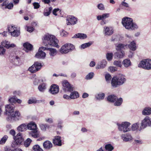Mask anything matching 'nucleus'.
<instances>
[{"mask_svg":"<svg viewBox=\"0 0 151 151\" xmlns=\"http://www.w3.org/2000/svg\"><path fill=\"white\" fill-rule=\"evenodd\" d=\"M116 96L114 95H111L109 96L107 98V100L111 102H113L116 101L117 99Z\"/></svg>","mask_w":151,"mask_h":151,"instance_id":"4c0bfd02","label":"nucleus"},{"mask_svg":"<svg viewBox=\"0 0 151 151\" xmlns=\"http://www.w3.org/2000/svg\"><path fill=\"white\" fill-rule=\"evenodd\" d=\"M62 85L63 90L65 92H70L73 90V87L67 81H64Z\"/></svg>","mask_w":151,"mask_h":151,"instance_id":"9b49d317","label":"nucleus"},{"mask_svg":"<svg viewBox=\"0 0 151 151\" xmlns=\"http://www.w3.org/2000/svg\"><path fill=\"white\" fill-rule=\"evenodd\" d=\"M14 106L12 104L6 105L5 106L6 114L10 113V114L14 112Z\"/></svg>","mask_w":151,"mask_h":151,"instance_id":"a211bd4d","label":"nucleus"},{"mask_svg":"<svg viewBox=\"0 0 151 151\" xmlns=\"http://www.w3.org/2000/svg\"><path fill=\"white\" fill-rule=\"evenodd\" d=\"M122 48L124 49L127 48V44L125 45L124 44H119L116 46V49L117 51H119Z\"/></svg>","mask_w":151,"mask_h":151,"instance_id":"72a5a7b5","label":"nucleus"},{"mask_svg":"<svg viewBox=\"0 0 151 151\" xmlns=\"http://www.w3.org/2000/svg\"><path fill=\"white\" fill-rule=\"evenodd\" d=\"M114 65L119 67H122V66L121 62L120 60H115L114 62Z\"/></svg>","mask_w":151,"mask_h":151,"instance_id":"09e8293b","label":"nucleus"},{"mask_svg":"<svg viewBox=\"0 0 151 151\" xmlns=\"http://www.w3.org/2000/svg\"><path fill=\"white\" fill-rule=\"evenodd\" d=\"M41 101L37 100L35 98H32L29 99L28 101V103L29 104H36L37 103H39Z\"/></svg>","mask_w":151,"mask_h":151,"instance_id":"58836bf2","label":"nucleus"},{"mask_svg":"<svg viewBox=\"0 0 151 151\" xmlns=\"http://www.w3.org/2000/svg\"><path fill=\"white\" fill-rule=\"evenodd\" d=\"M27 31L30 32H31L34 30V29L31 26H27Z\"/></svg>","mask_w":151,"mask_h":151,"instance_id":"bf43d9fd","label":"nucleus"},{"mask_svg":"<svg viewBox=\"0 0 151 151\" xmlns=\"http://www.w3.org/2000/svg\"><path fill=\"white\" fill-rule=\"evenodd\" d=\"M148 126H151V119L149 117L147 116L142 120L139 131H140L142 129H144Z\"/></svg>","mask_w":151,"mask_h":151,"instance_id":"1a4fd4ad","label":"nucleus"},{"mask_svg":"<svg viewBox=\"0 0 151 151\" xmlns=\"http://www.w3.org/2000/svg\"><path fill=\"white\" fill-rule=\"evenodd\" d=\"M14 139L15 140L14 143H16L17 145H20L24 140L20 133H19L16 136H14Z\"/></svg>","mask_w":151,"mask_h":151,"instance_id":"4468645a","label":"nucleus"},{"mask_svg":"<svg viewBox=\"0 0 151 151\" xmlns=\"http://www.w3.org/2000/svg\"><path fill=\"white\" fill-rule=\"evenodd\" d=\"M126 81V78L123 75H119L118 76L114 77L112 78L111 84L113 87H116L118 86L123 84Z\"/></svg>","mask_w":151,"mask_h":151,"instance_id":"20e7f679","label":"nucleus"},{"mask_svg":"<svg viewBox=\"0 0 151 151\" xmlns=\"http://www.w3.org/2000/svg\"><path fill=\"white\" fill-rule=\"evenodd\" d=\"M119 130L120 131H123L125 132L130 130L129 127L130 124L127 122H123L121 124H117Z\"/></svg>","mask_w":151,"mask_h":151,"instance_id":"6e6552de","label":"nucleus"},{"mask_svg":"<svg viewBox=\"0 0 151 151\" xmlns=\"http://www.w3.org/2000/svg\"><path fill=\"white\" fill-rule=\"evenodd\" d=\"M41 65L40 63L36 62L28 69V70L31 73L36 72L41 68Z\"/></svg>","mask_w":151,"mask_h":151,"instance_id":"9d476101","label":"nucleus"},{"mask_svg":"<svg viewBox=\"0 0 151 151\" xmlns=\"http://www.w3.org/2000/svg\"><path fill=\"white\" fill-rule=\"evenodd\" d=\"M142 114L143 115H149L151 114V108L146 107L142 111Z\"/></svg>","mask_w":151,"mask_h":151,"instance_id":"7c9ffc66","label":"nucleus"},{"mask_svg":"<svg viewBox=\"0 0 151 151\" xmlns=\"http://www.w3.org/2000/svg\"><path fill=\"white\" fill-rule=\"evenodd\" d=\"M11 118L15 120H19L21 118V114L18 111L12 112L11 114Z\"/></svg>","mask_w":151,"mask_h":151,"instance_id":"dca6fc26","label":"nucleus"},{"mask_svg":"<svg viewBox=\"0 0 151 151\" xmlns=\"http://www.w3.org/2000/svg\"><path fill=\"white\" fill-rule=\"evenodd\" d=\"M113 53H108L106 55L107 59L108 61H111L112 60L113 58Z\"/></svg>","mask_w":151,"mask_h":151,"instance_id":"8fccbe9b","label":"nucleus"},{"mask_svg":"<svg viewBox=\"0 0 151 151\" xmlns=\"http://www.w3.org/2000/svg\"><path fill=\"white\" fill-rule=\"evenodd\" d=\"M63 97L66 99H70V96H69L66 94H64L63 96Z\"/></svg>","mask_w":151,"mask_h":151,"instance_id":"338daca9","label":"nucleus"},{"mask_svg":"<svg viewBox=\"0 0 151 151\" xmlns=\"http://www.w3.org/2000/svg\"><path fill=\"white\" fill-rule=\"evenodd\" d=\"M13 6L12 3H10L9 4H8L6 2H4L1 5L2 8L3 9L7 8L9 9H11L13 8Z\"/></svg>","mask_w":151,"mask_h":151,"instance_id":"4be33fe9","label":"nucleus"},{"mask_svg":"<svg viewBox=\"0 0 151 151\" xmlns=\"http://www.w3.org/2000/svg\"><path fill=\"white\" fill-rule=\"evenodd\" d=\"M94 73H91L87 75L86 78L87 79H90L92 78L94 76Z\"/></svg>","mask_w":151,"mask_h":151,"instance_id":"13d9d810","label":"nucleus"},{"mask_svg":"<svg viewBox=\"0 0 151 151\" xmlns=\"http://www.w3.org/2000/svg\"><path fill=\"white\" fill-rule=\"evenodd\" d=\"M103 32L105 35H110L113 33V30L112 27L105 26L104 27Z\"/></svg>","mask_w":151,"mask_h":151,"instance_id":"f3484780","label":"nucleus"},{"mask_svg":"<svg viewBox=\"0 0 151 151\" xmlns=\"http://www.w3.org/2000/svg\"><path fill=\"white\" fill-rule=\"evenodd\" d=\"M53 143L55 145L58 146H61L62 141L61 137L59 136H55L54 139H53Z\"/></svg>","mask_w":151,"mask_h":151,"instance_id":"aec40b11","label":"nucleus"},{"mask_svg":"<svg viewBox=\"0 0 151 151\" xmlns=\"http://www.w3.org/2000/svg\"><path fill=\"white\" fill-rule=\"evenodd\" d=\"M122 24L123 26L129 30H134L137 29L138 26L133 22V19L128 17H125L122 19Z\"/></svg>","mask_w":151,"mask_h":151,"instance_id":"f03ea898","label":"nucleus"},{"mask_svg":"<svg viewBox=\"0 0 151 151\" xmlns=\"http://www.w3.org/2000/svg\"><path fill=\"white\" fill-rule=\"evenodd\" d=\"M33 6L34 8L35 9H37L39 8L40 7V5L37 3H34L33 4Z\"/></svg>","mask_w":151,"mask_h":151,"instance_id":"e2e57ef3","label":"nucleus"},{"mask_svg":"<svg viewBox=\"0 0 151 151\" xmlns=\"http://www.w3.org/2000/svg\"><path fill=\"white\" fill-rule=\"evenodd\" d=\"M43 41L45 45H49L57 48L59 47L58 44V40L53 35L48 34L45 35Z\"/></svg>","mask_w":151,"mask_h":151,"instance_id":"f257e3e1","label":"nucleus"},{"mask_svg":"<svg viewBox=\"0 0 151 151\" xmlns=\"http://www.w3.org/2000/svg\"><path fill=\"white\" fill-rule=\"evenodd\" d=\"M1 45L3 46L8 49L11 47H14L16 46L15 44H10L9 42L6 40L2 42Z\"/></svg>","mask_w":151,"mask_h":151,"instance_id":"412c9836","label":"nucleus"},{"mask_svg":"<svg viewBox=\"0 0 151 151\" xmlns=\"http://www.w3.org/2000/svg\"><path fill=\"white\" fill-rule=\"evenodd\" d=\"M87 37V35L85 34L79 33L75 34L72 37L73 38H79L81 39H84Z\"/></svg>","mask_w":151,"mask_h":151,"instance_id":"393cba45","label":"nucleus"},{"mask_svg":"<svg viewBox=\"0 0 151 151\" xmlns=\"http://www.w3.org/2000/svg\"><path fill=\"white\" fill-rule=\"evenodd\" d=\"M60 35L61 36L66 37L68 35V33L64 30L62 29L60 31Z\"/></svg>","mask_w":151,"mask_h":151,"instance_id":"5fc2aeb1","label":"nucleus"},{"mask_svg":"<svg viewBox=\"0 0 151 151\" xmlns=\"http://www.w3.org/2000/svg\"><path fill=\"white\" fill-rule=\"evenodd\" d=\"M124 53L123 51L116 52L115 53V56L116 58H122L124 57Z\"/></svg>","mask_w":151,"mask_h":151,"instance_id":"79ce46f5","label":"nucleus"},{"mask_svg":"<svg viewBox=\"0 0 151 151\" xmlns=\"http://www.w3.org/2000/svg\"><path fill=\"white\" fill-rule=\"evenodd\" d=\"M92 43L91 42L85 43L81 45L79 47V48L81 49H84L90 47L92 45Z\"/></svg>","mask_w":151,"mask_h":151,"instance_id":"ea45409f","label":"nucleus"},{"mask_svg":"<svg viewBox=\"0 0 151 151\" xmlns=\"http://www.w3.org/2000/svg\"><path fill=\"white\" fill-rule=\"evenodd\" d=\"M122 63L126 68H127L130 66L131 65V62L129 59H126L124 60L123 61Z\"/></svg>","mask_w":151,"mask_h":151,"instance_id":"2f4dec72","label":"nucleus"},{"mask_svg":"<svg viewBox=\"0 0 151 151\" xmlns=\"http://www.w3.org/2000/svg\"><path fill=\"white\" fill-rule=\"evenodd\" d=\"M40 127L41 128V129L43 131H45L46 129L48 127V125L46 124H41L40 125Z\"/></svg>","mask_w":151,"mask_h":151,"instance_id":"3c124183","label":"nucleus"},{"mask_svg":"<svg viewBox=\"0 0 151 151\" xmlns=\"http://www.w3.org/2000/svg\"><path fill=\"white\" fill-rule=\"evenodd\" d=\"M6 50L0 45V55L2 56L5 54Z\"/></svg>","mask_w":151,"mask_h":151,"instance_id":"603ef678","label":"nucleus"},{"mask_svg":"<svg viewBox=\"0 0 151 151\" xmlns=\"http://www.w3.org/2000/svg\"><path fill=\"white\" fill-rule=\"evenodd\" d=\"M109 69L111 72H113L117 71V69L116 67L111 66L109 68Z\"/></svg>","mask_w":151,"mask_h":151,"instance_id":"6e6d98bb","label":"nucleus"},{"mask_svg":"<svg viewBox=\"0 0 151 151\" xmlns=\"http://www.w3.org/2000/svg\"><path fill=\"white\" fill-rule=\"evenodd\" d=\"M138 66L146 70L151 69V60L149 59L143 60L139 63Z\"/></svg>","mask_w":151,"mask_h":151,"instance_id":"423d86ee","label":"nucleus"},{"mask_svg":"<svg viewBox=\"0 0 151 151\" xmlns=\"http://www.w3.org/2000/svg\"><path fill=\"white\" fill-rule=\"evenodd\" d=\"M105 97V94L103 93H100L95 95V98L96 99L99 100H103Z\"/></svg>","mask_w":151,"mask_h":151,"instance_id":"c9c22d12","label":"nucleus"},{"mask_svg":"<svg viewBox=\"0 0 151 151\" xmlns=\"http://www.w3.org/2000/svg\"><path fill=\"white\" fill-rule=\"evenodd\" d=\"M46 48L47 50L49 51V54L50 56H54L56 54L57 51L55 49L52 48H48L47 47H46Z\"/></svg>","mask_w":151,"mask_h":151,"instance_id":"c756f323","label":"nucleus"},{"mask_svg":"<svg viewBox=\"0 0 151 151\" xmlns=\"http://www.w3.org/2000/svg\"><path fill=\"white\" fill-rule=\"evenodd\" d=\"M60 11L59 9H55L53 10L52 13L54 15L56 16L58 15V13H60Z\"/></svg>","mask_w":151,"mask_h":151,"instance_id":"864d4df0","label":"nucleus"},{"mask_svg":"<svg viewBox=\"0 0 151 151\" xmlns=\"http://www.w3.org/2000/svg\"><path fill=\"white\" fill-rule=\"evenodd\" d=\"M16 98L15 96L12 97L9 99V101L11 103H15Z\"/></svg>","mask_w":151,"mask_h":151,"instance_id":"052dcab7","label":"nucleus"},{"mask_svg":"<svg viewBox=\"0 0 151 151\" xmlns=\"http://www.w3.org/2000/svg\"><path fill=\"white\" fill-rule=\"evenodd\" d=\"M27 129V124L24 123L21 124L17 128V129L19 132L24 131H26Z\"/></svg>","mask_w":151,"mask_h":151,"instance_id":"a878e982","label":"nucleus"},{"mask_svg":"<svg viewBox=\"0 0 151 151\" xmlns=\"http://www.w3.org/2000/svg\"><path fill=\"white\" fill-rule=\"evenodd\" d=\"M63 123V122L62 121H59L58 122V127L60 129L62 128V124Z\"/></svg>","mask_w":151,"mask_h":151,"instance_id":"0e129e2a","label":"nucleus"},{"mask_svg":"<svg viewBox=\"0 0 151 151\" xmlns=\"http://www.w3.org/2000/svg\"><path fill=\"white\" fill-rule=\"evenodd\" d=\"M43 146L45 149L48 150L52 148V144L50 141H46L43 143Z\"/></svg>","mask_w":151,"mask_h":151,"instance_id":"5701e85b","label":"nucleus"},{"mask_svg":"<svg viewBox=\"0 0 151 151\" xmlns=\"http://www.w3.org/2000/svg\"><path fill=\"white\" fill-rule=\"evenodd\" d=\"M45 121L50 123H52L53 122V120L52 118L46 119H45Z\"/></svg>","mask_w":151,"mask_h":151,"instance_id":"69168bd1","label":"nucleus"},{"mask_svg":"<svg viewBox=\"0 0 151 151\" xmlns=\"http://www.w3.org/2000/svg\"><path fill=\"white\" fill-rule=\"evenodd\" d=\"M105 78L106 81H108L111 80V77L110 74H107L105 75Z\"/></svg>","mask_w":151,"mask_h":151,"instance_id":"680f3d73","label":"nucleus"},{"mask_svg":"<svg viewBox=\"0 0 151 151\" xmlns=\"http://www.w3.org/2000/svg\"><path fill=\"white\" fill-rule=\"evenodd\" d=\"M114 103V105L116 106H119L120 105L122 102V98H120L119 99L117 98L116 100L115 101Z\"/></svg>","mask_w":151,"mask_h":151,"instance_id":"a18cd8bd","label":"nucleus"},{"mask_svg":"<svg viewBox=\"0 0 151 151\" xmlns=\"http://www.w3.org/2000/svg\"><path fill=\"white\" fill-rule=\"evenodd\" d=\"M128 47L129 49L132 51H135L136 49V45L134 41L131 42L129 45L127 44V48Z\"/></svg>","mask_w":151,"mask_h":151,"instance_id":"cd10ccee","label":"nucleus"},{"mask_svg":"<svg viewBox=\"0 0 151 151\" xmlns=\"http://www.w3.org/2000/svg\"><path fill=\"white\" fill-rule=\"evenodd\" d=\"M8 31L11 35L14 37L18 36L20 34V32L17 27L15 26L10 25L8 27Z\"/></svg>","mask_w":151,"mask_h":151,"instance_id":"0eeeda50","label":"nucleus"},{"mask_svg":"<svg viewBox=\"0 0 151 151\" xmlns=\"http://www.w3.org/2000/svg\"><path fill=\"white\" fill-rule=\"evenodd\" d=\"M52 9V7L46 8L44 10V15L45 16H48L50 14Z\"/></svg>","mask_w":151,"mask_h":151,"instance_id":"473e14b6","label":"nucleus"},{"mask_svg":"<svg viewBox=\"0 0 151 151\" xmlns=\"http://www.w3.org/2000/svg\"><path fill=\"white\" fill-rule=\"evenodd\" d=\"M107 62L105 60H103L97 64L96 66V69H103L106 65Z\"/></svg>","mask_w":151,"mask_h":151,"instance_id":"6ab92c4d","label":"nucleus"},{"mask_svg":"<svg viewBox=\"0 0 151 151\" xmlns=\"http://www.w3.org/2000/svg\"><path fill=\"white\" fill-rule=\"evenodd\" d=\"M32 149L35 151H43L42 149L38 145H34Z\"/></svg>","mask_w":151,"mask_h":151,"instance_id":"de8ad7c7","label":"nucleus"},{"mask_svg":"<svg viewBox=\"0 0 151 151\" xmlns=\"http://www.w3.org/2000/svg\"><path fill=\"white\" fill-rule=\"evenodd\" d=\"M78 93L76 91H74L71 93L70 95V99H74L79 97Z\"/></svg>","mask_w":151,"mask_h":151,"instance_id":"e433bc0d","label":"nucleus"},{"mask_svg":"<svg viewBox=\"0 0 151 151\" xmlns=\"http://www.w3.org/2000/svg\"><path fill=\"white\" fill-rule=\"evenodd\" d=\"M50 93L53 95H55L57 94L59 91V87L56 84L52 85L49 90Z\"/></svg>","mask_w":151,"mask_h":151,"instance_id":"2eb2a0df","label":"nucleus"},{"mask_svg":"<svg viewBox=\"0 0 151 151\" xmlns=\"http://www.w3.org/2000/svg\"><path fill=\"white\" fill-rule=\"evenodd\" d=\"M109 16V13L103 14L102 15L98 16L97 17V19L98 20H104L108 17Z\"/></svg>","mask_w":151,"mask_h":151,"instance_id":"c85d7f7f","label":"nucleus"},{"mask_svg":"<svg viewBox=\"0 0 151 151\" xmlns=\"http://www.w3.org/2000/svg\"><path fill=\"white\" fill-rule=\"evenodd\" d=\"M32 142V140L29 138H27L24 142V145L26 147H28Z\"/></svg>","mask_w":151,"mask_h":151,"instance_id":"49530a36","label":"nucleus"},{"mask_svg":"<svg viewBox=\"0 0 151 151\" xmlns=\"http://www.w3.org/2000/svg\"><path fill=\"white\" fill-rule=\"evenodd\" d=\"M134 141L135 143L137 144H141L142 143V141L140 139H135Z\"/></svg>","mask_w":151,"mask_h":151,"instance_id":"774afa93","label":"nucleus"},{"mask_svg":"<svg viewBox=\"0 0 151 151\" xmlns=\"http://www.w3.org/2000/svg\"><path fill=\"white\" fill-rule=\"evenodd\" d=\"M98 8L100 10H103L105 9V7L103 4L101 3L97 5Z\"/></svg>","mask_w":151,"mask_h":151,"instance_id":"4d7b16f0","label":"nucleus"},{"mask_svg":"<svg viewBox=\"0 0 151 151\" xmlns=\"http://www.w3.org/2000/svg\"><path fill=\"white\" fill-rule=\"evenodd\" d=\"M139 124L138 122L132 125L131 129L132 130L134 131L136 130H139Z\"/></svg>","mask_w":151,"mask_h":151,"instance_id":"37998d69","label":"nucleus"},{"mask_svg":"<svg viewBox=\"0 0 151 151\" xmlns=\"http://www.w3.org/2000/svg\"><path fill=\"white\" fill-rule=\"evenodd\" d=\"M121 137L123 140L125 142L131 140L132 139V137L131 135L127 134H122Z\"/></svg>","mask_w":151,"mask_h":151,"instance_id":"b1692460","label":"nucleus"},{"mask_svg":"<svg viewBox=\"0 0 151 151\" xmlns=\"http://www.w3.org/2000/svg\"><path fill=\"white\" fill-rule=\"evenodd\" d=\"M105 148L106 151H112L114 149L113 146L110 144H108L105 145Z\"/></svg>","mask_w":151,"mask_h":151,"instance_id":"a19ab883","label":"nucleus"},{"mask_svg":"<svg viewBox=\"0 0 151 151\" xmlns=\"http://www.w3.org/2000/svg\"><path fill=\"white\" fill-rule=\"evenodd\" d=\"M8 138V136L5 135L0 140V145H3L5 143Z\"/></svg>","mask_w":151,"mask_h":151,"instance_id":"c03bdc74","label":"nucleus"},{"mask_svg":"<svg viewBox=\"0 0 151 151\" xmlns=\"http://www.w3.org/2000/svg\"><path fill=\"white\" fill-rule=\"evenodd\" d=\"M23 46L26 49L25 51L26 52H28V50H32L33 49L32 45L27 42L25 43L23 45Z\"/></svg>","mask_w":151,"mask_h":151,"instance_id":"bb28decb","label":"nucleus"},{"mask_svg":"<svg viewBox=\"0 0 151 151\" xmlns=\"http://www.w3.org/2000/svg\"><path fill=\"white\" fill-rule=\"evenodd\" d=\"M27 124V129L32 130L29 132V134L35 138H38L40 137L37 125L35 122L32 121Z\"/></svg>","mask_w":151,"mask_h":151,"instance_id":"7ed1b4c3","label":"nucleus"},{"mask_svg":"<svg viewBox=\"0 0 151 151\" xmlns=\"http://www.w3.org/2000/svg\"><path fill=\"white\" fill-rule=\"evenodd\" d=\"M39 91L41 92H43L46 89V84L43 83L39 85L38 87Z\"/></svg>","mask_w":151,"mask_h":151,"instance_id":"f704fd0d","label":"nucleus"},{"mask_svg":"<svg viewBox=\"0 0 151 151\" xmlns=\"http://www.w3.org/2000/svg\"><path fill=\"white\" fill-rule=\"evenodd\" d=\"M47 50L46 47H41L39 48L38 52L36 54L35 56L36 58H39L44 59L45 58L46 54L43 51V50Z\"/></svg>","mask_w":151,"mask_h":151,"instance_id":"f8f14e48","label":"nucleus"},{"mask_svg":"<svg viewBox=\"0 0 151 151\" xmlns=\"http://www.w3.org/2000/svg\"><path fill=\"white\" fill-rule=\"evenodd\" d=\"M75 49V47L73 45L70 43H67L61 47L59 51L62 54H66Z\"/></svg>","mask_w":151,"mask_h":151,"instance_id":"39448f33","label":"nucleus"},{"mask_svg":"<svg viewBox=\"0 0 151 151\" xmlns=\"http://www.w3.org/2000/svg\"><path fill=\"white\" fill-rule=\"evenodd\" d=\"M66 21L68 25H73L77 23L78 19L74 16H68L67 17Z\"/></svg>","mask_w":151,"mask_h":151,"instance_id":"ddd939ff","label":"nucleus"}]
</instances>
